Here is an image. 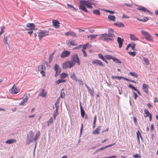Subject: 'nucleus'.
<instances>
[{"mask_svg": "<svg viewBox=\"0 0 158 158\" xmlns=\"http://www.w3.org/2000/svg\"><path fill=\"white\" fill-rule=\"evenodd\" d=\"M144 113L145 114V117H148L149 118V121H151L152 120V115L149 113V111L147 109H145L144 110Z\"/></svg>", "mask_w": 158, "mask_h": 158, "instance_id": "obj_11", "label": "nucleus"}, {"mask_svg": "<svg viewBox=\"0 0 158 158\" xmlns=\"http://www.w3.org/2000/svg\"><path fill=\"white\" fill-rule=\"evenodd\" d=\"M128 87L130 88L131 89H132L136 91L137 93L138 94H140V93L139 91V90L137 89L135 87L133 86L131 84H130L128 85Z\"/></svg>", "mask_w": 158, "mask_h": 158, "instance_id": "obj_25", "label": "nucleus"}, {"mask_svg": "<svg viewBox=\"0 0 158 158\" xmlns=\"http://www.w3.org/2000/svg\"><path fill=\"white\" fill-rule=\"evenodd\" d=\"M114 25L115 26H118L120 27H123L124 26V25L122 23H115Z\"/></svg>", "mask_w": 158, "mask_h": 158, "instance_id": "obj_32", "label": "nucleus"}, {"mask_svg": "<svg viewBox=\"0 0 158 158\" xmlns=\"http://www.w3.org/2000/svg\"><path fill=\"white\" fill-rule=\"evenodd\" d=\"M97 35H91L87 36V37L88 38H90V40H92L93 39H95Z\"/></svg>", "mask_w": 158, "mask_h": 158, "instance_id": "obj_28", "label": "nucleus"}, {"mask_svg": "<svg viewBox=\"0 0 158 158\" xmlns=\"http://www.w3.org/2000/svg\"><path fill=\"white\" fill-rule=\"evenodd\" d=\"M70 54L69 51L67 50H64L63 51L61 54L60 57L61 58H64L68 56Z\"/></svg>", "mask_w": 158, "mask_h": 158, "instance_id": "obj_8", "label": "nucleus"}, {"mask_svg": "<svg viewBox=\"0 0 158 158\" xmlns=\"http://www.w3.org/2000/svg\"><path fill=\"white\" fill-rule=\"evenodd\" d=\"M154 125L153 124H152L151 125V129H150L151 131H152L154 130Z\"/></svg>", "mask_w": 158, "mask_h": 158, "instance_id": "obj_63", "label": "nucleus"}, {"mask_svg": "<svg viewBox=\"0 0 158 158\" xmlns=\"http://www.w3.org/2000/svg\"><path fill=\"white\" fill-rule=\"evenodd\" d=\"M128 53L130 55L132 56H134L136 55V52H128Z\"/></svg>", "mask_w": 158, "mask_h": 158, "instance_id": "obj_49", "label": "nucleus"}, {"mask_svg": "<svg viewBox=\"0 0 158 158\" xmlns=\"http://www.w3.org/2000/svg\"><path fill=\"white\" fill-rule=\"evenodd\" d=\"M113 60L117 63H121V61L119 60L118 59L115 57H113Z\"/></svg>", "mask_w": 158, "mask_h": 158, "instance_id": "obj_43", "label": "nucleus"}, {"mask_svg": "<svg viewBox=\"0 0 158 158\" xmlns=\"http://www.w3.org/2000/svg\"><path fill=\"white\" fill-rule=\"evenodd\" d=\"M65 81V80H63L62 79H59L58 81H56V83L57 84H58L60 83L64 82Z\"/></svg>", "mask_w": 158, "mask_h": 158, "instance_id": "obj_37", "label": "nucleus"}, {"mask_svg": "<svg viewBox=\"0 0 158 158\" xmlns=\"http://www.w3.org/2000/svg\"><path fill=\"white\" fill-rule=\"evenodd\" d=\"M34 134L32 131H31L27 135L26 139V143L29 144L32 143L34 141Z\"/></svg>", "mask_w": 158, "mask_h": 158, "instance_id": "obj_3", "label": "nucleus"}, {"mask_svg": "<svg viewBox=\"0 0 158 158\" xmlns=\"http://www.w3.org/2000/svg\"><path fill=\"white\" fill-rule=\"evenodd\" d=\"M96 120H97V116H95L94 118L93 124H96Z\"/></svg>", "mask_w": 158, "mask_h": 158, "instance_id": "obj_55", "label": "nucleus"}, {"mask_svg": "<svg viewBox=\"0 0 158 158\" xmlns=\"http://www.w3.org/2000/svg\"><path fill=\"white\" fill-rule=\"evenodd\" d=\"M81 116H82V117L84 118L85 116V112L83 109V108H81Z\"/></svg>", "mask_w": 158, "mask_h": 158, "instance_id": "obj_40", "label": "nucleus"}, {"mask_svg": "<svg viewBox=\"0 0 158 158\" xmlns=\"http://www.w3.org/2000/svg\"><path fill=\"white\" fill-rule=\"evenodd\" d=\"M87 1L89 2L88 4L91 5V6L93 5V2L92 0H88Z\"/></svg>", "mask_w": 158, "mask_h": 158, "instance_id": "obj_64", "label": "nucleus"}, {"mask_svg": "<svg viewBox=\"0 0 158 158\" xmlns=\"http://www.w3.org/2000/svg\"><path fill=\"white\" fill-rule=\"evenodd\" d=\"M93 13L94 14L99 15L100 14V12L99 10H96L93 11Z\"/></svg>", "mask_w": 158, "mask_h": 158, "instance_id": "obj_45", "label": "nucleus"}, {"mask_svg": "<svg viewBox=\"0 0 158 158\" xmlns=\"http://www.w3.org/2000/svg\"><path fill=\"white\" fill-rule=\"evenodd\" d=\"M47 94V92L44 89H42L41 91L39 94V96L43 97H45Z\"/></svg>", "mask_w": 158, "mask_h": 158, "instance_id": "obj_16", "label": "nucleus"}, {"mask_svg": "<svg viewBox=\"0 0 158 158\" xmlns=\"http://www.w3.org/2000/svg\"><path fill=\"white\" fill-rule=\"evenodd\" d=\"M54 69L56 71V73H60L61 72V69L59 67V65L57 64H55L54 67Z\"/></svg>", "mask_w": 158, "mask_h": 158, "instance_id": "obj_18", "label": "nucleus"}, {"mask_svg": "<svg viewBox=\"0 0 158 158\" xmlns=\"http://www.w3.org/2000/svg\"><path fill=\"white\" fill-rule=\"evenodd\" d=\"M142 19V21L143 22H146L147 21L148 19L147 17H145L144 19Z\"/></svg>", "mask_w": 158, "mask_h": 158, "instance_id": "obj_58", "label": "nucleus"}, {"mask_svg": "<svg viewBox=\"0 0 158 158\" xmlns=\"http://www.w3.org/2000/svg\"><path fill=\"white\" fill-rule=\"evenodd\" d=\"M82 46V45H79L77 47H76L74 48H73L74 49H78L79 48H81Z\"/></svg>", "mask_w": 158, "mask_h": 158, "instance_id": "obj_62", "label": "nucleus"}, {"mask_svg": "<svg viewBox=\"0 0 158 158\" xmlns=\"http://www.w3.org/2000/svg\"><path fill=\"white\" fill-rule=\"evenodd\" d=\"M98 56L100 59H101L102 60H103L105 59V58H104L102 54L101 53H100L98 54Z\"/></svg>", "mask_w": 158, "mask_h": 158, "instance_id": "obj_46", "label": "nucleus"}, {"mask_svg": "<svg viewBox=\"0 0 158 158\" xmlns=\"http://www.w3.org/2000/svg\"><path fill=\"white\" fill-rule=\"evenodd\" d=\"M7 37H5L4 36V37L3 39L4 43L5 44H7Z\"/></svg>", "mask_w": 158, "mask_h": 158, "instance_id": "obj_51", "label": "nucleus"}, {"mask_svg": "<svg viewBox=\"0 0 158 158\" xmlns=\"http://www.w3.org/2000/svg\"><path fill=\"white\" fill-rule=\"evenodd\" d=\"M77 81H78L79 83L80 84L83 85L84 82L82 80H77Z\"/></svg>", "mask_w": 158, "mask_h": 158, "instance_id": "obj_60", "label": "nucleus"}, {"mask_svg": "<svg viewBox=\"0 0 158 158\" xmlns=\"http://www.w3.org/2000/svg\"><path fill=\"white\" fill-rule=\"evenodd\" d=\"M141 33L145 36V39L148 41L152 42L153 41L152 36L148 32L142 30L141 31Z\"/></svg>", "mask_w": 158, "mask_h": 158, "instance_id": "obj_5", "label": "nucleus"}, {"mask_svg": "<svg viewBox=\"0 0 158 158\" xmlns=\"http://www.w3.org/2000/svg\"><path fill=\"white\" fill-rule=\"evenodd\" d=\"M115 35L114 33L113 30L112 29H108V34L104 33L101 35L100 39H102L105 41H113Z\"/></svg>", "mask_w": 158, "mask_h": 158, "instance_id": "obj_1", "label": "nucleus"}, {"mask_svg": "<svg viewBox=\"0 0 158 158\" xmlns=\"http://www.w3.org/2000/svg\"><path fill=\"white\" fill-rule=\"evenodd\" d=\"M129 73L131 76H134L135 77H137L138 76V75L134 72H130Z\"/></svg>", "mask_w": 158, "mask_h": 158, "instance_id": "obj_42", "label": "nucleus"}, {"mask_svg": "<svg viewBox=\"0 0 158 158\" xmlns=\"http://www.w3.org/2000/svg\"><path fill=\"white\" fill-rule=\"evenodd\" d=\"M71 60L74 63L76 62L78 65H80V60L77 54L73 55L71 56Z\"/></svg>", "mask_w": 158, "mask_h": 158, "instance_id": "obj_7", "label": "nucleus"}, {"mask_svg": "<svg viewBox=\"0 0 158 158\" xmlns=\"http://www.w3.org/2000/svg\"><path fill=\"white\" fill-rule=\"evenodd\" d=\"M69 43L70 44V45H72L73 46H76L77 45V44L74 41H69L68 43V45Z\"/></svg>", "mask_w": 158, "mask_h": 158, "instance_id": "obj_36", "label": "nucleus"}, {"mask_svg": "<svg viewBox=\"0 0 158 158\" xmlns=\"http://www.w3.org/2000/svg\"><path fill=\"white\" fill-rule=\"evenodd\" d=\"M52 23L56 28H58L60 26L59 25L60 23L59 21L57 20H52Z\"/></svg>", "mask_w": 158, "mask_h": 158, "instance_id": "obj_23", "label": "nucleus"}, {"mask_svg": "<svg viewBox=\"0 0 158 158\" xmlns=\"http://www.w3.org/2000/svg\"><path fill=\"white\" fill-rule=\"evenodd\" d=\"M86 86L87 88L88 91L89 92L90 94L92 96H93L94 94V91L93 89H90L89 87L86 85Z\"/></svg>", "mask_w": 158, "mask_h": 158, "instance_id": "obj_30", "label": "nucleus"}, {"mask_svg": "<svg viewBox=\"0 0 158 158\" xmlns=\"http://www.w3.org/2000/svg\"><path fill=\"white\" fill-rule=\"evenodd\" d=\"M101 126H98L93 132L92 134L94 135L98 134L99 133V131L101 130Z\"/></svg>", "mask_w": 158, "mask_h": 158, "instance_id": "obj_17", "label": "nucleus"}, {"mask_svg": "<svg viewBox=\"0 0 158 158\" xmlns=\"http://www.w3.org/2000/svg\"><path fill=\"white\" fill-rule=\"evenodd\" d=\"M105 57L107 60H110V59H112L113 58V57H112V56L108 55H106L105 56Z\"/></svg>", "mask_w": 158, "mask_h": 158, "instance_id": "obj_48", "label": "nucleus"}, {"mask_svg": "<svg viewBox=\"0 0 158 158\" xmlns=\"http://www.w3.org/2000/svg\"><path fill=\"white\" fill-rule=\"evenodd\" d=\"M27 26L30 29L27 30H35V28H34L35 27V25L33 23H28L27 24Z\"/></svg>", "mask_w": 158, "mask_h": 158, "instance_id": "obj_14", "label": "nucleus"}, {"mask_svg": "<svg viewBox=\"0 0 158 158\" xmlns=\"http://www.w3.org/2000/svg\"><path fill=\"white\" fill-rule=\"evenodd\" d=\"M58 114V110H55L53 114V118L54 120L56 119V117Z\"/></svg>", "mask_w": 158, "mask_h": 158, "instance_id": "obj_34", "label": "nucleus"}, {"mask_svg": "<svg viewBox=\"0 0 158 158\" xmlns=\"http://www.w3.org/2000/svg\"><path fill=\"white\" fill-rule=\"evenodd\" d=\"M124 40L120 37H118L117 39V41L119 44V48H120L122 47Z\"/></svg>", "mask_w": 158, "mask_h": 158, "instance_id": "obj_13", "label": "nucleus"}, {"mask_svg": "<svg viewBox=\"0 0 158 158\" xmlns=\"http://www.w3.org/2000/svg\"><path fill=\"white\" fill-rule=\"evenodd\" d=\"M131 39L132 40L136 41L138 40V38L135 36L134 35L131 34L130 35Z\"/></svg>", "mask_w": 158, "mask_h": 158, "instance_id": "obj_27", "label": "nucleus"}, {"mask_svg": "<svg viewBox=\"0 0 158 158\" xmlns=\"http://www.w3.org/2000/svg\"><path fill=\"white\" fill-rule=\"evenodd\" d=\"M16 142V140L14 139H10L7 140L5 142V143L6 144H10L15 143Z\"/></svg>", "mask_w": 158, "mask_h": 158, "instance_id": "obj_21", "label": "nucleus"}, {"mask_svg": "<svg viewBox=\"0 0 158 158\" xmlns=\"http://www.w3.org/2000/svg\"><path fill=\"white\" fill-rule=\"evenodd\" d=\"M92 63L94 64H95L97 66H104V65L102 62L101 60H93Z\"/></svg>", "mask_w": 158, "mask_h": 158, "instance_id": "obj_9", "label": "nucleus"}, {"mask_svg": "<svg viewBox=\"0 0 158 158\" xmlns=\"http://www.w3.org/2000/svg\"><path fill=\"white\" fill-rule=\"evenodd\" d=\"M136 134H137V136L138 139V140L139 141V143H140V141H139V136H140L141 139H142V137L141 136L140 133L139 132V131H137L136 132Z\"/></svg>", "mask_w": 158, "mask_h": 158, "instance_id": "obj_35", "label": "nucleus"}, {"mask_svg": "<svg viewBox=\"0 0 158 158\" xmlns=\"http://www.w3.org/2000/svg\"><path fill=\"white\" fill-rule=\"evenodd\" d=\"M45 68L44 65H42L40 66H39L38 67V70L39 71H41V70H45Z\"/></svg>", "mask_w": 158, "mask_h": 158, "instance_id": "obj_44", "label": "nucleus"}, {"mask_svg": "<svg viewBox=\"0 0 158 158\" xmlns=\"http://www.w3.org/2000/svg\"><path fill=\"white\" fill-rule=\"evenodd\" d=\"M10 92L12 94H16L19 92V90L17 89L16 87L15 86V85L14 84L13 87L10 90Z\"/></svg>", "mask_w": 158, "mask_h": 158, "instance_id": "obj_10", "label": "nucleus"}, {"mask_svg": "<svg viewBox=\"0 0 158 158\" xmlns=\"http://www.w3.org/2000/svg\"><path fill=\"white\" fill-rule=\"evenodd\" d=\"M67 6H68V7H69L70 8V9L71 8H73V9L74 10H75V11H76V9L72 5H70V4H67Z\"/></svg>", "mask_w": 158, "mask_h": 158, "instance_id": "obj_52", "label": "nucleus"}, {"mask_svg": "<svg viewBox=\"0 0 158 158\" xmlns=\"http://www.w3.org/2000/svg\"><path fill=\"white\" fill-rule=\"evenodd\" d=\"M143 59L145 62V64L147 65H148L149 64V61L147 58H145V57H143Z\"/></svg>", "mask_w": 158, "mask_h": 158, "instance_id": "obj_38", "label": "nucleus"}, {"mask_svg": "<svg viewBox=\"0 0 158 158\" xmlns=\"http://www.w3.org/2000/svg\"><path fill=\"white\" fill-rule=\"evenodd\" d=\"M28 99V97L26 95L25 96L24 98H23V100L19 104V105H23L24 103L26 102Z\"/></svg>", "mask_w": 158, "mask_h": 158, "instance_id": "obj_20", "label": "nucleus"}, {"mask_svg": "<svg viewBox=\"0 0 158 158\" xmlns=\"http://www.w3.org/2000/svg\"><path fill=\"white\" fill-rule=\"evenodd\" d=\"M108 18L110 20L115 21V17L114 16L109 15L108 16Z\"/></svg>", "mask_w": 158, "mask_h": 158, "instance_id": "obj_29", "label": "nucleus"}, {"mask_svg": "<svg viewBox=\"0 0 158 158\" xmlns=\"http://www.w3.org/2000/svg\"><path fill=\"white\" fill-rule=\"evenodd\" d=\"M55 105L56 107L55 110H58L59 108V100L58 99H57V101L55 103Z\"/></svg>", "mask_w": 158, "mask_h": 158, "instance_id": "obj_33", "label": "nucleus"}, {"mask_svg": "<svg viewBox=\"0 0 158 158\" xmlns=\"http://www.w3.org/2000/svg\"><path fill=\"white\" fill-rule=\"evenodd\" d=\"M70 77L73 80L75 81L76 82L77 81L75 73L74 72L71 73L70 74Z\"/></svg>", "mask_w": 158, "mask_h": 158, "instance_id": "obj_24", "label": "nucleus"}, {"mask_svg": "<svg viewBox=\"0 0 158 158\" xmlns=\"http://www.w3.org/2000/svg\"><path fill=\"white\" fill-rule=\"evenodd\" d=\"M115 144V143L114 144H110V145H107V146H106L104 147H102V148H101L99 149H98V150H99V151H101V150H104V149H105V148H108V147H110L111 146H113L114 145V144Z\"/></svg>", "mask_w": 158, "mask_h": 158, "instance_id": "obj_26", "label": "nucleus"}, {"mask_svg": "<svg viewBox=\"0 0 158 158\" xmlns=\"http://www.w3.org/2000/svg\"><path fill=\"white\" fill-rule=\"evenodd\" d=\"M133 94L134 95L135 99L136 100L137 98L138 97V95L135 92H133Z\"/></svg>", "mask_w": 158, "mask_h": 158, "instance_id": "obj_56", "label": "nucleus"}, {"mask_svg": "<svg viewBox=\"0 0 158 158\" xmlns=\"http://www.w3.org/2000/svg\"><path fill=\"white\" fill-rule=\"evenodd\" d=\"M82 51L83 52L84 56V57L86 56H87V54L85 51L84 50L82 49Z\"/></svg>", "mask_w": 158, "mask_h": 158, "instance_id": "obj_57", "label": "nucleus"}, {"mask_svg": "<svg viewBox=\"0 0 158 158\" xmlns=\"http://www.w3.org/2000/svg\"><path fill=\"white\" fill-rule=\"evenodd\" d=\"M137 9L139 10L143 11L145 12H148L149 13H150V11L148 10L146 8L142 6H140L138 8H137Z\"/></svg>", "mask_w": 158, "mask_h": 158, "instance_id": "obj_22", "label": "nucleus"}, {"mask_svg": "<svg viewBox=\"0 0 158 158\" xmlns=\"http://www.w3.org/2000/svg\"><path fill=\"white\" fill-rule=\"evenodd\" d=\"M89 45V44L88 43H86L85 44L83 45V49H84L83 50H85V49H86V48L87 46Z\"/></svg>", "mask_w": 158, "mask_h": 158, "instance_id": "obj_54", "label": "nucleus"}, {"mask_svg": "<svg viewBox=\"0 0 158 158\" xmlns=\"http://www.w3.org/2000/svg\"><path fill=\"white\" fill-rule=\"evenodd\" d=\"M80 2L81 3V4L79 6V9L86 12H88V10L85 8V6L88 8H92V6L88 4L89 2L87 1L83 0H81L80 1Z\"/></svg>", "mask_w": 158, "mask_h": 158, "instance_id": "obj_2", "label": "nucleus"}, {"mask_svg": "<svg viewBox=\"0 0 158 158\" xmlns=\"http://www.w3.org/2000/svg\"><path fill=\"white\" fill-rule=\"evenodd\" d=\"M65 96V93L63 92H62L61 90V94L60 95V96L59 97V98H64Z\"/></svg>", "mask_w": 158, "mask_h": 158, "instance_id": "obj_47", "label": "nucleus"}, {"mask_svg": "<svg viewBox=\"0 0 158 158\" xmlns=\"http://www.w3.org/2000/svg\"><path fill=\"white\" fill-rule=\"evenodd\" d=\"M53 119L52 117L50 119L47 121L48 126H49L51 124L53 123Z\"/></svg>", "mask_w": 158, "mask_h": 158, "instance_id": "obj_31", "label": "nucleus"}, {"mask_svg": "<svg viewBox=\"0 0 158 158\" xmlns=\"http://www.w3.org/2000/svg\"><path fill=\"white\" fill-rule=\"evenodd\" d=\"M148 85L145 83L142 85V89L143 91L146 94L148 93Z\"/></svg>", "mask_w": 158, "mask_h": 158, "instance_id": "obj_15", "label": "nucleus"}, {"mask_svg": "<svg viewBox=\"0 0 158 158\" xmlns=\"http://www.w3.org/2000/svg\"><path fill=\"white\" fill-rule=\"evenodd\" d=\"M135 44H132V45L131 46V49L132 50H135Z\"/></svg>", "mask_w": 158, "mask_h": 158, "instance_id": "obj_61", "label": "nucleus"}, {"mask_svg": "<svg viewBox=\"0 0 158 158\" xmlns=\"http://www.w3.org/2000/svg\"><path fill=\"white\" fill-rule=\"evenodd\" d=\"M67 74H66L65 73H62L60 75V77L62 79H64V78H65L66 77H67Z\"/></svg>", "mask_w": 158, "mask_h": 158, "instance_id": "obj_39", "label": "nucleus"}, {"mask_svg": "<svg viewBox=\"0 0 158 158\" xmlns=\"http://www.w3.org/2000/svg\"><path fill=\"white\" fill-rule=\"evenodd\" d=\"M5 28V27H2V28L1 29V31L0 32V36H1V35L4 32V31L3 30V29Z\"/></svg>", "mask_w": 158, "mask_h": 158, "instance_id": "obj_53", "label": "nucleus"}, {"mask_svg": "<svg viewBox=\"0 0 158 158\" xmlns=\"http://www.w3.org/2000/svg\"><path fill=\"white\" fill-rule=\"evenodd\" d=\"M112 77L113 78H117L118 80H121L122 79H124V77L119 76H113Z\"/></svg>", "mask_w": 158, "mask_h": 158, "instance_id": "obj_41", "label": "nucleus"}, {"mask_svg": "<svg viewBox=\"0 0 158 158\" xmlns=\"http://www.w3.org/2000/svg\"><path fill=\"white\" fill-rule=\"evenodd\" d=\"M75 64L74 62L71 60L66 61L63 64V67L64 69H66L67 68H71L73 67Z\"/></svg>", "mask_w": 158, "mask_h": 158, "instance_id": "obj_4", "label": "nucleus"}, {"mask_svg": "<svg viewBox=\"0 0 158 158\" xmlns=\"http://www.w3.org/2000/svg\"><path fill=\"white\" fill-rule=\"evenodd\" d=\"M52 59L53 56H52V55H50L49 59V63H50L52 61Z\"/></svg>", "mask_w": 158, "mask_h": 158, "instance_id": "obj_59", "label": "nucleus"}, {"mask_svg": "<svg viewBox=\"0 0 158 158\" xmlns=\"http://www.w3.org/2000/svg\"><path fill=\"white\" fill-rule=\"evenodd\" d=\"M40 135V131H38L37 132L36 135L34 138V141L35 144V148L36 147V145L37 143V140L39 138Z\"/></svg>", "mask_w": 158, "mask_h": 158, "instance_id": "obj_12", "label": "nucleus"}, {"mask_svg": "<svg viewBox=\"0 0 158 158\" xmlns=\"http://www.w3.org/2000/svg\"><path fill=\"white\" fill-rule=\"evenodd\" d=\"M65 35L66 36L71 35L76 37H77V35L73 31H68L66 32L65 33Z\"/></svg>", "mask_w": 158, "mask_h": 158, "instance_id": "obj_19", "label": "nucleus"}, {"mask_svg": "<svg viewBox=\"0 0 158 158\" xmlns=\"http://www.w3.org/2000/svg\"><path fill=\"white\" fill-rule=\"evenodd\" d=\"M141 156L138 154L134 155L133 156L134 158H140L141 157Z\"/></svg>", "mask_w": 158, "mask_h": 158, "instance_id": "obj_50", "label": "nucleus"}, {"mask_svg": "<svg viewBox=\"0 0 158 158\" xmlns=\"http://www.w3.org/2000/svg\"><path fill=\"white\" fill-rule=\"evenodd\" d=\"M49 31L44 30L43 31H41L39 33L38 37L40 40L44 37L48 35Z\"/></svg>", "mask_w": 158, "mask_h": 158, "instance_id": "obj_6", "label": "nucleus"}]
</instances>
